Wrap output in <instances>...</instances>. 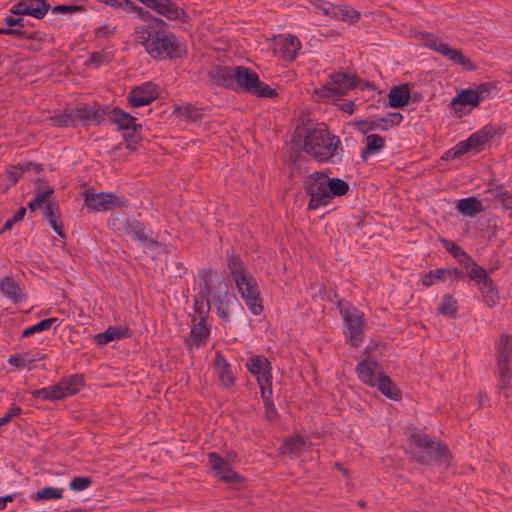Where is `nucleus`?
Returning <instances> with one entry per match:
<instances>
[{
    "mask_svg": "<svg viewBox=\"0 0 512 512\" xmlns=\"http://www.w3.org/2000/svg\"><path fill=\"white\" fill-rule=\"evenodd\" d=\"M130 13L140 24L134 25L135 44L141 45L153 58H179L185 48L174 34L161 28L162 22L130 2Z\"/></svg>",
    "mask_w": 512,
    "mask_h": 512,
    "instance_id": "obj_1",
    "label": "nucleus"
},
{
    "mask_svg": "<svg viewBox=\"0 0 512 512\" xmlns=\"http://www.w3.org/2000/svg\"><path fill=\"white\" fill-rule=\"evenodd\" d=\"M411 454L412 458L422 465L449 463L450 454L447 446L423 433L412 434Z\"/></svg>",
    "mask_w": 512,
    "mask_h": 512,
    "instance_id": "obj_2",
    "label": "nucleus"
},
{
    "mask_svg": "<svg viewBox=\"0 0 512 512\" xmlns=\"http://www.w3.org/2000/svg\"><path fill=\"white\" fill-rule=\"evenodd\" d=\"M341 141L326 129H314L305 135L304 151L318 161H327L333 157Z\"/></svg>",
    "mask_w": 512,
    "mask_h": 512,
    "instance_id": "obj_3",
    "label": "nucleus"
},
{
    "mask_svg": "<svg viewBox=\"0 0 512 512\" xmlns=\"http://www.w3.org/2000/svg\"><path fill=\"white\" fill-rule=\"evenodd\" d=\"M234 84L232 90L249 93L256 97L273 98L277 95L275 89L260 81L252 69L245 66H235Z\"/></svg>",
    "mask_w": 512,
    "mask_h": 512,
    "instance_id": "obj_4",
    "label": "nucleus"
},
{
    "mask_svg": "<svg viewBox=\"0 0 512 512\" xmlns=\"http://www.w3.org/2000/svg\"><path fill=\"white\" fill-rule=\"evenodd\" d=\"M340 313L344 320V334L346 339L353 346H359L362 342V332L364 329L363 313L349 303L338 302Z\"/></svg>",
    "mask_w": 512,
    "mask_h": 512,
    "instance_id": "obj_5",
    "label": "nucleus"
},
{
    "mask_svg": "<svg viewBox=\"0 0 512 512\" xmlns=\"http://www.w3.org/2000/svg\"><path fill=\"white\" fill-rule=\"evenodd\" d=\"M130 235L139 244L140 248L145 253H149L152 258L164 253L166 250V246L154 238L153 231L147 229L144 223L138 220L130 221Z\"/></svg>",
    "mask_w": 512,
    "mask_h": 512,
    "instance_id": "obj_6",
    "label": "nucleus"
},
{
    "mask_svg": "<svg viewBox=\"0 0 512 512\" xmlns=\"http://www.w3.org/2000/svg\"><path fill=\"white\" fill-rule=\"evenodd\" d=\"M330 83L317 89L315 93L320 98H331L333 96L345 95L349 90L355 88L359 79L345 72H336L329 75Z\"/></svg>",
    "mask_w": 512,
    "mask_h": 512,
    "instance_id": "obj_7",
    "label": "nucleus"
},
{
    "mask_svg": "<svg viewBox=\"0 0 512 512\" xmlns=\"http://www.w3.org/2000/svg\"><path fill=\"white\" fill-rule=\"evenodd\" d=\"M304 191L310 197L308 209L314 210L322 205L330 203L329 194L325 185V174L322 172H314L309 175L304 184Z\"/></svg>",
    "mask_w": 512,
    "mask_h": 512,
    "instance_id": "obj_8",
    "label": "nucleus"
},
{
    "mask_svg": "<svg viewBox=\"0 0 512 512\" xmlns=\"http://www.w3.org/2000/svg\"><path fill=\"white\" fill-rule=\"evenodd\" d=\"M85 206L92 211H107L120 208L125 205V196H117L113 193L95 192L93 188L87 189L84 193Z\"/></svg>",
    "mask_w": 512,
    "mask_h": 512,
    "instance_id": "obj_9",
    "label": "nucleus"
},
{
    "mask_svg": "<svg viewBox=\"0 0 512 512\" xmlns=\"http://www.w3.org/2000/svg\"><path fill=\"white\" fill-rule=\"evenodd\" d=\"M423 39L426 47L441 53L453 63L463 66L468 71L476 69V65L469 57L465 56L461 51L452 48L447 43L440 42L437 36L427 33L423 36Z\"/></svg>",
    "mask_w": 512,
    "mask_h": 512,
    "instance_id": "obj_10",
    "label": "nucleus"
},
{
    "mask_svg": "<svg viewBox=\"0 0 512 512\" xmlns=\"http://www.w3.org/2000/svg\"><path fill=\"white\" fill-rule=\"evenodd\" d=\"M246 306L254 315H260L263 311L262 299L256 280L250 275L237 279L235 283Z\"/></svg>",
    "mask_w": 512,
    "mask_h": 512,
    "instance_id": "obj_11",
    "label": "nucleus"
},
{
    "mask_svg": "<svg viewBox=\"0 0 512 512\" xmlns=\"http://www.w3.org/2000/svg\"><path fill=\"white\" fill-rule=\"evenodd\" d=\"M495 356L497 359V371L500 373L502 382L507 381L511 371L512 360V336L508 334L501 335L495 341Z\"/></svg>",
    "mask_w": 512,
    "mask_h": 512,
    "instance_id": "obj_12",
    "label": "nucleus"
},
{
    "mask_svg": "<svg viewBox=\"0 0 512 512\" xmlns=\"http://www.w3.org/2000/svg\"><path fill=\"white\" fill-rule=\"evenodd\" d=\"M247 369L257 377L259 388L268 387V394L272 395V375L270 372V362L262 356H251L247 363Z\"/></svg>",
    "mask_w": 512,
    "mask_h": 512,
    "instance_id": "obj_13",
    "label": "nucleus"
},
{
    "mask_svg": "<svg viewBox=\"0 0 512 512\" xmlns=\"http://www.w3.org/2000/svg\"><path fill=\"white\" fill-rule=\"evenodd\" d=\"M199 278L202 282L200 295L211 296L213 299L228 294V280H219L211 270L202 269L199 271Z\"/></svg>",
    "mask_w": 512,
    "mask_h": 512,
    "instance_id": "obj_14",
    "label": "nucleus"
},
{
    "mask_svg": "<svg viewBox=\"0 0 512 512\" xmlns=\"http://www.w3.org/2000/svg\"><path fill=\"white\" fill-rule=\"evenodd\" d=\"M208 462L215 476L228 484L237 485L242 481V477L232 470L231 465L224 458L215 452L208 454Z\"/></svg>",
    "mask_w": 512,
    "mask_h": 512,
    "instance_id": "obj_15",
    "label": "nucleus"
},
{
    "mask_svg": "<svg viewBox=\"0 0 512 512\" xmlns=\"http://www.w3.org/2000/svg\"><path fill=\"white\" fill-rule=\"evenodd\" d=\"M158 96L156 85L145 82L130 90V106L140 107L150 104Z\"/></svg>",
    "mask_w": 512,
    "mask_h": 512,
    "instance_id": "obj_16",
    "label": "nucleus"
},
{
    "mask_svg": "<svg viewBox=\"0 0 512 512\" xmlns=\"http://www.w3.org/2000/svg\"><path fill=\"white\" fill-rule=\"evenodd\" d=\"M147 7L152 8L158 14L163 15L169 20L184 19L187 17L184 10L180 9L175 2L171 0H140Z\"/></svg>",
    "mask_w": 512,
    "mask_h": 512,
    "instance_id": "obj_17",
    "label": "nucleus"
},
{
    "mask_svg": "<svg viewBox=\"0 0 512 512\" xmlns=\"http://www.w3.org/2000/svg\"><path fill=\"white\" fill-rule=\"evenodd\" d=\"M356 372L360 380L369 386H376L379 378L384 374L382 367L373 359H365L358 363Z\"/></svg>",
    "mask_w": 512,
    "mask_h": 512,
    "instance_id": "obj_18",
    "label": "nucleus"
},
{
    "mask_svg": "<svg viewBox=\"0 0 512 512\" xmlns=\"http://www.w3.org/2000/svg\"><path fill=\"white\" fill-rule=\"evenodd\" d=\"M73 113L77 124L80 122L83 124L100 123L105 119L108 109L100 106H81L73 108Z\"/></svg>",
    "mask_w": 512,
    "mask_h": 512,
    "instance_id": "obj_19",
    "label": "nucleus"
},
{
    "mask_svg": "<svg viewBox=\"0 0 512 512\" xmlns=\"http://www.w3.org/2000/svg\"><path fill=\"white\" fill-rule=\"evenodd\" d=\"M235 66L214 65L209 71L210 79L217 85L232 89Z\"/></svg>",
    "mask_w": 512,
    "mask_h": 512,
    "instance_id": "obj_20",
    "label": "nucleus"
},
{
    "mask_svg": "<svg viewBox=\"0 0 512 512\" xmlns=\"http://www.w3.org/2000/svg\"><path fill=\"white\" fill-rule=\"evenodd\" d=\"M0 292L9 300L17 303L25 298L19 283L13 277H4L0 280Z\"/></svg>",
    "mask_w": 512,
    "mask_h": 512,
    "instance_id": "obj_21",
    "label": "nucleus"
},
{
    "mask_svg": "<svg viewBox=\"0 0 512 512\" xmlns=\"http://www.w3.org/2000/svg\"><path fill=\"white\" fill-rule=\"evenodd\" d=\"M389 105L394 108L403 107L408 104L410 90L407 84L392 87L388 94Z\"/></svg>",
    "mask_w": 512,
    "mask_h": 512,
    "instance_id": "obj_22",
    "label": "nucleus"
},
{
    "mask_svg": "<svg viewBox=\"0 0 512 512\" xmlns=\"http://www.w3.org/2000/svg\"><path fill=\"white\" fill-rule=\"evenodd\" d=\"M480 102V95L472 89H466L461 91L455 98H453L451 104L453 109L460 111L462 106L476 107Z\"/></svg>",
    "mask_w": 512,
    "mask_h": 512,
    "instance_id": "obj_23",
    "label": "nucleus"
},
{
    "mask_svg": "<svg viewBox=\"0 0 512 512\" xmlns=\"http://www.w3.org/2000/svg\"><path fill=\"white\" fill-rule=\"evenodd\" d=\"M66 386L59 382L56 385L48 386L42 389L34 390L31 392L34 398H42L44 400H59L67 396L65 392Z\"/></svg>",
    "mask_w": 512,
    "mask_h": 512,
    "instance_id": "obj_24",
    "label": "nucleus"
},
{
    "mask_svg": "<svg viewBox=\"0 0 512 512\" xmlns=\"http://www.w3.org/2000/svg\"><path fill=\"white\" fill-rule=\"evenodd\" d=\"M208 334L209 328L207 326L206 319L200 317L198 322L191 328L189 338H187L186 341L191 342L196 346H201L205 344Z\"/></svg>",
    "mask_w": 512,
    "mask_h": 512,
    "instance_id": "obj_25",
    "label": "nucleus"
},
{
    "mask_svg": "<svg viewBox=\"0 0 512 512\" xmlns=\"http://www.w3.org/2000/svg\"><path fill=\"white\" fill-rule=\"evenodd\" d=\"M457 210L463 215L473 217L478 213L484 211L482 202L476 197L462 198L457 201Z\"/></svg>",
    "mask_w": 512,
    "mask_h": 512,
    "instance_id": "obj_26",
    "label": "nucleus"
},
{
    "mask_svg": "<svg viewBox=\"0 0 512 512\" xmlns=\"http://www.w3.org/2000/svg\"><path fill=\"white\" fill-rule=\"evenodd\" d=\"M279 44L280 51L287 60H293L296 57L297 51L301 48L300 40L294 35H287L281 38Z\"/></svg>",
    "mask_w": 512,
    "mask_h": 512,
    "instance_id": "obj_27",
    "label": "nucleus"
},
{
    "mask_svg": "<svg viewBox=\"0 0 512 512\" xmlns=\"http://www.w3.org/2000/svg\"><path fill=\"white\" fill-rule=\"evenodd\" d=\"M325 185L329 194V201L334 196L345 195L349 190V185L346 181L340 178H329L327 175H325Z\"/></svg>",
    "mask_w": 512,
    "mask_h": 512,
    "instance_id": "obj_28",
    "label": "nucleus"
},
{
    "mask_svg": "<svg viewBox=\"0 0 512 512\" xmlns=\"http://www.w3.org/2000/svg\"><path fill=\"white\" fill-rule=\"evenodd\" d=\"M376 386L384 396L390 399L398 400L401 397L400 390L396 387L393 381L384 374L379 378Z\"/></svg>",
    "mask_w": 512,
    "mask_h": 512,
    "instance_id": "obj_29",
    "label": "nucleus"
},
{
    "mask_svg": "<svg viewBox=\"0 0 512 512\" xmlns=\"http://www.w3.org/2000/svg\"><path fill=\"white\" fill-rule=\"evenodd\" d=\"M477 285L479 286L486 305L490 308L495 306L498 301V293L495 289L492 279L488 277Z\"/></svg>",
    "mask_w": 512,
    "mask_h": 512,
    "instance_id": "obj_30",
    "label": "nucleus"
},
{
    "mask_svg": "<svg viewBox=\"0 0 512 512\" xmlns=\"http://www.w3.org/2000/svg\"><path fill=\"white\" fill-rule=\"evenodd\" d=\"M51 6L45 0H27L25 15L41 19L49 11Z\"/></svg>",
    "mask_w": 512,
    "mask_h": 512,
    "instance_id": "obj_31",
    "label": "nucleus"
},
{
    "mask_svg": "<svg viewBox=\"0 0 512 512\" xmlns=\"http://www.w3.org/2000/svg\"><path fill=\"white\" fill-rule=\"evenodd\" d=\"M215 365L219 369V378L225 387H230L234 384V377L232 375L230 365L224 357L217 355Z\"/></svg>",
    "mask_w": 512,
    "mask_h": 512,
    "instance_id": "obj_32",
    "label": "nucleus"
},
{
    "mask_svg": "<svg viewBox=\"0 0 512 512\" xmlns=\"http://www.w3.org/2000/svg\"><path fill=\"white\" fill-rule=\"evenodd\" d=\"M493 136V129L485 126L477 132L473 133L468 138V143H470L472 149H477L480 146L484 145L490 138Z\"/></svg>",
    "mask_w": 512,
    "mask_h": 512,
    "instance_id": "obj_33",
    "label": "nucleus"
},
{
    "mask_svg": "<svg viewBox=\"0 0 512 512\" xmlns=\"http://www.w3.org/2000/svg\"><path fill=\"white\" fill-rule=\"evenodd\" d=\"M366 146L361 153V157L366 160L367 155L374 154L384 147V139L377 134H370L366 138Z\"/></svg>",
    "mask_w": 512,
    "mask_h": 512,
    "instance_id": "obj_34",
    "label": "nucleus"
},
{
    "mask_svg": "<svg viewBox=\"0 0 512 512\" xmlns=\"http://www.w3.org/2000/svg\"><path fill=\"white\" fill-rule=\"evenodd\" d=\"M228 268L235 283H237V279L240 281L241 278H246L249 276L245 272L243 261L237 255H232L229 257Z\"/></svg>",
    "mask_w": 512,
    "mask_h": 512,
    "instance_id": "obj_35",
    "label": "nucleus"
},
{
    "mask_svg": "<svg viewBox=\"0 0 512 512\" xmlns=\"http://www.w3.org/2000/svg\"><path fill=\"white\" fill-rule=\"evenodd\" d=\"M32 162L23 163L17 166H9L4 172V176L9 181V184L15 185L18 180L22 177L25 171L30 170Z\"/></svg>",
    "mask_w": 512,
    "mask_h": 512,
    "instance_id": "obj_36",
    "label": "nucleus"
},
{
    "mask_svg": "<svg viewBox=\"0 0 512 512\" xmlns=\"http://www.w3.org/2000/svg\"><path fill=\"white\" fill-rule=\"evenodd\" d=\"M472 150L470 143H468V139L459 142L455 147L447 150L444 155L441 157L442 160H454L467 152Z\"/></svg>",
    "mask_w": 512,
    "mask_h": 512,
    "instance_id": "obj_37",
    "label": "nucleus"
},
{
    "mask_svg": "<svg viewBox=\"0 0 512 512\" xmlns=\"http://www.w3.org/2000/svg\"><path fill=\"white\" fill-rule=\"evenodd\" d=\"M456 300L449 294H446L442 297L440 306L438 308L439 313L449 316L451 318L456 317L457 314V306Z\"/></svg>",
    "mask_w": 512,
    "mask_h": 512,
    "instance_id": "obj_38",
    "label": "nucleus"
},
{
    "mask_svg": "<svg viewBox=\"0 0 512 512\" xmlns=\"http://www.w3.org/2000/svg\"><path fill=\"white\" fill-rule=\"evenodd\" d=\"M62 492H63L62 488L45 487L41 490H38L32 496V499L34 501L60 499V498H62Z\"/></svg>",
    "mask_w": 512,
    "mask_h": 512,
    "instance_id": "obj_39",
    "label": "nucleus"
},
{
    "mask_svg": "<svg viewBox=\"0 0 512 512\" xmlns=\"http://www.w3.org/2000/svg\"><path fill=\"white\" fill-rule=\"evenodd\" d=\"M60 382L61 384H64V386L67 387L65 388V392H67V395L76 394L84 385L82 375H72L68 378L62 379Z\"/></svg>",
    "mask_w": 512,
    "mask_h": 512,
    "instance_id": "obj_40",
    "label": "nucleus"
},
{
    "mask_svg": "<svg viewBox=\"0 0 512 512\" xmlns=\"http://www.w3.org/2000/svg\"><path fill=\"white\" fill-rule=\"evenodd\" d=\"M489 192L495 197L502 209L512 210V194L509 191L497 187L495 190L489 189Z\"/></svg>",
    "mask_w": 512,
    "mask_h": 512,
    "instance_id": "obj_41",
    "label": "nucleus"
},
{
    "mask_svg": "<svg viewBox=\"0 0 512 512\" xmlns=\"http://www.w3.org/2000/svg\"><path fill=\"white\" fill-rule=\"evenodd\" d=\"M73 109L66 110L64 113L51 117V122L54 126H76V117L73 115Z\"/></svg>",
    "mask_w": 512,
    "mask_h": 512,
    "instance_id": "obj_42",
    "label": "nucleus"
},
{
    "mask_svg": "<svg viewBox=\"0 0 512 512\" xmlns=\"http://www.w3.org/2000/svg\"><path fill=\"white\" fill-rule=\"evenodd\" d=\"M210 299L209 296L198 295L194 298V311L197 313L198 317H203L206 319L209 311H210Z\"/></svg>",
    "mask_w": 512,
    "mask_h": 512,
    "instance_id": "obj_43",
    "label": "nucleus"
},
{
    "mask_svg": "<svg viewBox=\"0 0 512 512\" xmlns=\"http://www.w3.org/2000/svg\"><path fill=\"white\" fill-rule=\"evenodd\" d=\"M125 334V331L109 327L106 331L101 332L95 336V341L100 344H106L114 339H118L123 337Z\"/></svg>",
    "mask_w": 512,
    "mask_h": 512,
    "instance_id": "obj_44",
    "label": "nucleus"
},
{
    "mask_svg": "<svg viewBox=\"0 0 512 512\" xmlns=\"http://www.w3.org/2000/svg\"><path fill=\"white\" fill-rule=\"evenodd\" d=\"M109 113L112 114L110 117L111 122L116 124L119 130L128 129V113L118 107L113 108Z\"/></svg>",
    "mask_w": 512,
    "mask_h": 512,
    "instance_id": "obj_45",
    "label": "nucleus"
},
{
    "mask_svg": "<svg viewBox=\"0 0 512 512\" xmlns=\"http://www.w3.org/2000/svg\"><path fill=\"white\" fill-rule=\"evenodd\" d=\"M52 193L53 189L50 187H47L46 189L38 188L36 197L28 203V208L31 211H35L46 202L47 197L50 196Z\"/></svg>",
    "mask_w": 512,
    "mask_h": 512,
    "instance_id": "obj_46",
    "label": "nucleus"
},
{
    "mask_svg": "<svg viewBox=\"0 0 512 512\" xmlns=\"http://www.w3.org/2000/svg\"><path fill=\"white\" fill-rule=\"evenodd\" d=\"M305 444L304 439L299 436H290L284 441L283 453H293L300 450Z\"/></svg>",
    "mask_w": 512,
    "mask_h": 512,
    "instance_id": "obj_47",
    "label": "nucleus"
},
{
    "mask_svg": "<svg viewBox=\"0 0 512 512\" xmlns=\"http://www.w3.org/2000/svg\"><path fill=\"white\" fill-rule=\"evenodd\" d=\"M467 274L470 279L475 280L477 284L483 282L489 277L486 270L483 267L478 266L475 261L468 268Z\"/></svg>",
    "mask_w": 512,
    "mask_h": 512,
    "instance_id": "obj_48",
    "label": "nucleus"
},
{
    "mask_svg": "<svg viewBox=\"0 0 512 512\" xmlns=\"http://www.w3.org/2000/svg\"><path fill=\"white\" fill-rule=\"evenodd\" d=\"M261 390V396L263 398V401H264V407H265V415L268 419H273L276 417L277 413H276V409L274 407V404L271 400V395L268 394V387H265Z\"/></svg>",
    "mask_w": 512,
    "mask_h": 512,
    "instance_id": "obj_49",
    "label": "nucleus"
},
{
    "mask_svg": "<svg viewBox=\"0 0 512 512\" xmlns=\"http://www.w3.org/2000/svg\"><path fill=\"white\" fill-rule=\"evenodd\" d=\"M43 215L48 220L49 224L53 223V221L59 220V205L54 202H47L43 208Z\"/></svg>",
    "mask_w": 512,
    "mask_h": 512,
    "instance_id": "obj_50",
    "label": "nucleus"
},
{
    "mask_svg": "<svg viewBox=\"0 0 512 512\" xmlns=\"http://www.w3.org/2000/svg\"><path fill=\"white\" fill-rule=\"evenodd\" d=\"M439 280H445L444 268L431 270L422 277V283L425 286H431Z\"/></svg>",
    "mask_w": 512,
    "mask_h": 512,
    "instance_id": "obj_51",
    "label": "nucleus"
},
{
    "mask_svg": "<svg viewBox=\"0 0 512 512\" xmlns=\"http://www.w3.org/2000/svg\"><path fill=\"white\" fill-rule=\"evenodd\" d=\"M496 378H497V387L499 389V392H501L503 397L508 401L512 395V388H511L512 373H510L507 381H504V382H502L500 373H496Z\"/></svg>",
    "mask_w": 512,
    "mask_h": 512,
    "instance_id": "obj_52",
    "label": "nucleus"
},
{
    "mask_svg": "<svg viewBox=\"0 0 512 512\" xmlns=\"http://www.w3.org/2000/svg\"><path fill=\"white\" fill-rule=\"evenodd\" d=\"M226 296H219L213 300L216 302V312L222 320H227L229 316V303L224 298Z\"/></svg>",
    "mask_w": 512,
    "mask_h": 512,
    "instance_id": "obj_53",
    "label": "nucleus"
},
{
    "mask_svg": "<svg viewBox=\"0 0 512 512\" xmlns=\"http://www.w3.org/2000/svg\"><path fill=\"white\" fill-rule=\"evenodd\" d=\"M340 20L349 21L351 23L356 22L360 18V13L349 6H340Z\"/></svg>",
    "mask_w": 512,
    "mask_h": 512,
    "instance_id": "obj_54",
    "label": "nucleus"
},
{
    "mask_svg": "<svg viewBox=\"0 0 512 512\" xmlns=\"http://www.w3.org/2000/svg\"><path fill=\"white\" fill-rule=\"evenodd\" d=\"M91 484L89 477H73L69 483V488L73 491H82L87 489Z\"/></svg>",
    "mask_w": 512,
    "mask_h": 512,
    "instance_id": "obj_55",
    "label": "nucleus"
},
{
    "mask_svg": "<svg viewBox=\"0 0 512 512\" xmlns=\"http://www.w3.org/2000/svg\"><path fill=\"white\" fill-rule=\"evenodd\" d=\"M179 111L187 120H190L193 122H196L202 116L200 110L191 105L185 106V107L179 109Z\"/></svg>",
    "mask_w": 512,
    "mask_h": 512,
    "instance_id": "obj_56",
    "label": "nucleus"
},
{
    "mask_svg": "<svg viewBox=\"0 0 512 512\" xmlns=\"http://www.w3.org/2000/svg\"><path fill=\"white\" fill-rule=\"evenodd\" d=\"M51 9L53 13L71 14L75 12H82L84 7L82 5H56Z\"/></svg>",
    "mask_w": 512,
    "mask_h": 512,
    "instance_id": "obj_57",
    "label": "nucleus"
},
{
    "mask_svg": "<svg viewBox=\"0 0 512 512\" xmlns=\"http://www.w3.org/2000/svg\"><path fill=\"white\" fill-rule=\"evenodd\" d=\"M129 122H130V151H131V150L136 149L135 145L137 144L136 136L134 135V133H136L138 129H141L142 125L137 124L136 118L132 115H130Z\"/></svg>",
    "mask_w": 512,
    "mask_h": 512,
    "instance_id": "obj_58",
    "label": "nucleus"
},
{
    "mask_svg": "<svg viewBox=\"0 0 512 512\" xmlns=\"http://www.w3.org/2000/svg\"><path fill=\"white\" fill-rule=\"evenodd\" d=\"M442 242H443L445 248L447 249V251H449L454 258L464 257L463 256L464 250L460 246H458L456 243H454L452 241H448L446 239H443Z\"/></svg>",
    "mask_w": 512,
    "mask_h": 512,
    "instance_id": "obj_59",
    "label": "nucleus"
},
{
    "mask_svg": "<svg viewBox=\"0 0 512 512\" xmlns=\"http://www.w3.org/2000/svg\"><path fill=\"white\" fill-rule=\"evenodd\" d=\"M57 322V318H47V319H43L41 320L40 322H38L37 324L35 325H32V329H33V332L34 334L35 333H38V332H42L44 330H48L51 325L53 323Z\"/></svg>",
    "mask_w": 512,
    "mask_h": 512,
    "instance_id": "obj_60",
    "label": "nucleus"
},
{
    "mask_svg": "<svg viewBox=\"0 0 512 512\" xmlns=\"http://www.w3.org/2000/svg\"><path fill=\"white\" fill-rule=\"evenodd\" d=\"M108 225L115 231L121 232L126 230L127 223L125 219L113 216L108 220Z\"/></svg>",
    "mask_w": 512,
    "mask_h": 512,
    "instance_id": "obj_61",
    "label": "nucleus"
},
{
    "mask_svg": "<svg viewBox=\"0 0 512 512\" xmlns=\"http://www.w3.org/2000/svg\"><path fill=\"white\" fill-rule=\"evenodd\" d=\"M402 119H403L402 114H400L398 112H394V113L388 114L386 118H382V121L386 123L387 127L388 126L392 127L394 125L400 124Z\"/></svg>",
    "mask_w": 512,
    "mask_h": 512,
    "instance_id": "obj_62",
    "label": "nucleus"
},
{
    "mask_svg": "<svg viewBox=\"0 0 512 512\" xmlns=\"http://www.w3.org/2000/svg\"><path fill=\"white\" fill-rule=\"evenodd\" d=\"M107 56L104 53L101 52H93L90 54L88 62L91 64H94L95 67H98L104 62H107Z\"/></svg>",
    "mask_w": 512,
    "mask_h": 512,
    "instance_id": "obj_63",
    "label": "nucleus"
},
{
    "mask_svg": "<svg viewBox=\"0 0 512 512\" xmlns=\"http://www.w3.org/2000/svg\"><path fill=\"white\" fill-rule=\"evenodd\" d=\"M444 272H445V280L446 279L459 280V279L463 278V276H464V273L456 267L444 268Z\"/></svg>",
    "mask_w": 512,
    "mask_h": 512,
    "instance_id": "obj_64",
    "label": "nucleus"
}]
</instances>
